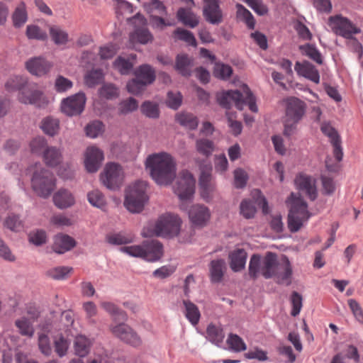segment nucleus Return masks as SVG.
Here are the masks:
<instances>
[{
    "instance_id": "obj_1",
    "label": "nucleus",
    "mask_w": 363,
    "mask_h": 363,
    "mask_svg": "<svg viewBox=\"0 0 363 363\" xmlns=\"http://www.w3.org/2000/svg\"><path fill=\"white\" fill-rule=\"evenodd\" d=\"M146 167L150 175L160 185H168L176 176V164L172 157L165 152L150 155L146 160Z\"/></svg>"
},
{
    "instance_id": "obj_2",
    "label": "nucleus",
    "mask_w": 363,
    "mask_h": 363,
    "mask_svg": "<svg viewBox=\"0 0 363 363\" xmlns=\"http://www.w3.org/2000/svg\"><path fill=\"white\" fill-rule=\"evenodd\" d=\"M5 87L9 91L19 90L18 99L23 104L40 106L45 103L43 94L38 89L37 84L28 82L22 76L10 77L6 82Z\"/></svg>"
},
{
    "instance_id": "obj_3",
    "label": "nucleus",
    "mask_w": 363,
    "mask_h": 363,
    "mask_svg": "<svg viewBox=\"0 0 363 363\" xmlns=\"http://www.w3.org/2000/svg\"><path fill=\"white\" fill-rule=\"evenodd\" d=\"M182 221L174 214L165 213L159 217L155 223H150L145 226L142 231L143 237L173 238L177 236L180 230Z\"/></svg>"
},
{
    "instance_id": "obj_4",
    "label": "nucleus",
    "mask_w": 363,
    "mask_h": 363,
    "mask_svg": "<svg viewBox=\"0 0 363 363\" xmlns=\"http://www.w3.org/2000/svg\"><path fill=\"white\" fill-rule=\"evenodd\" d=\"M286 203L289 208L288 228L290 232L296 233L308 222L312 214L308 209L307 203L299 194L291 193Z\"/></svg>"
},
{
    "instance_id": "obj_5",
    "label": "nucleus",
    "mask_w": 363,
    "mask_h": 363,
    "mask_svg": "<svg viewBox=\"0 0 363 363\" xmlns=\"http://www.w3.org/2000/svg\"><path fill=\"white\" fill-rule=\"evenodd\" d=\"M241 93L238 90H228L217 94L218 104L225 108H230L233 104L237 108L242 110L244 105L247 104L249 108L252 112L257 111V107L255 103V98L250 89L245 85Z\"/></svg>"
},
{
    "instance_id": "obj_6",
    "label": "nucleus",
    "mask_w": 363,
    "mask_h": 363,
    "mask_svg": "<svg viewBox=\"0 0 363 363\" xmlns=\"http://www.w3.org/2000/svg\"><path fill=\"white\" fill-rule=\"evenodd\" d=\"M277 257L275 253L268 252L264 257L253 255L249 263V276L256 279L260 274L265 279L274 277L277 268Z\"/></svg>"
},
{
    "instance_id": "obj_7",
    "label": "nucleus",
    "mask_w": 363,
    "mask_h": 363,
    "mask_svg": "<svg viewBox=\"0 0 363 363\" xmlns=\"http://www.w3.org/2000/svg\"><path fill=\"white\" fill-rule=\"evenodd\" d=\"M118 250L130 256L143 258L149 262L157 261L163 255L162 245L155 240H145L139 245L121 246Z\"/></svg>"
},
{
    "instance_id": "obj_8",
    "label": "nucleus",
    "mask_w": 363,
    "mask_h": 363,
    "mask_svg": "<svg viewBox=\"0 0 363 363\" xmlns=\"http://www.w3.org/2000/svg\"><path fill=\"white\" fill-rule=\"evenodd\" d=\"M306 104L296 97L286 101V113L284 120V134L290 136L296 130L297 124L301 121L306 112Z\"/></svg>"
},
{
    "instance_id": "obj_9",
    "label": "nucleus",
    "mask_w": 363,
    "mask_h": 363,
    "mask_svg": "<svg viewBox=\"0 0 363 363\" xmlns=\"http://www.w3.org/2000/svg\"><path fill=\"white\" fill-rule=\"evenodd\" d=\"M147 182L138 181L128 187L124 205L129 211L139 213L143 211L145 203L147 200Z\"/></svg>"
},
{
    "instance_id": "obj_10",
    "label": "nucleus",
    "mask_w": 363,
    "mask_h": 363,
    "mask_svg": "<svg viewBox=\"0 0 363 363\" xmlns=\"http://www.w3.org/2000/svg\"><path fill=\"white\" fill-rule=\"evenodd\" d=\"M31 184L33 190L38 196L47 198L55 188V178L50 171L41 169L40 172H34Z\"/></svg>"
},
{
    "instance_id": "obj_11",
    "label": "nucleus",
    "mask_w": 363,
    "mask_h": 363,
    "mask_svg": "<svg viewBox=\"0 0 363 363\" xmlns=\"http://www.w3.org/2000/svg\"><path fill=\"white\" fill-rule=\"evenodd\" d=\"M328 26L337 35L347 39L354 34L361 33V29L352 23L347 18L341 15H335L328 18Z\"/></svg>"
},
{
    "instance_id": "obj_12",
    "label": "nucleus",
    "mask_w": 363,
    "mask_h": 363,
    "mask_svg": "<svg viewBox=\"0 0 363 363\" xmlns=\"http://www.w3.org/2000/svg\"><path fill=\"white\" fill-rule=\"evenodd\" d=\"M195 179L186 170L179 172L174 186V192L182 201L190 199L195 191Z\"/></svg>"
},
{
    "instance_id": "obj_13",
    "label": "nucleus",
    "mask_w": 363,
    "mask_h": 363,
    "mask_svg": "<svg viewBox=\"0 0 363 363\" xmlns=\"http://www.w3.org/2000/svg\"><path fill=\"white\" fill-rule=\"evenodd\" d=\"M129 21L135 27V30L130 35L132 43L147 44L152 41L153 36L146 27L147 21L143 16L138 13Z\"/></svg>"
},
{
    "instance_id": "obj_14",
    "label": "nucleus",
    "mask_w": 363,
    "mask_h": 363,
    "mask_svg": "<svg viewBox=\"0 0 363 363\" xmlns=\"http://www.w3.org/2000/svg\"><path fill=\"white\" fill-rule=\"evenodd\" d=\"M86 103V96L79 92L62 100V111L69 116L79 115L84 110Z\"/></svg>"
},
{
    "instance_id": "obj_15",
    "label": "nucleus",
    "mask_w": 363,
    "mask_h": 363,
    "mask_svg": "<svg viewBox=\"0 0 363 363\" xmlns=\"http://www.w3.org/2000/svg\"><path fill=\"white\" fill-rule=\"evenodd\" d=\"M296 188L303 192L311 201L316 199L318 191L315 179L306 174H298L294 180Z\"/></svg>"
},
{
    "instance_id": "obj_16",
    "label": "nucleus",
    "mask_w": 363,
    "mask_h": 363,
    "mask_svg": "<svg viewBox=\"0 0 363 363\" xmlns=\"http://www.w3.org/2000/svg\"><path fill=\"white\" fill-rule=\"evenodd\" d=\"M203 15L206 21L213 25L222 23L223 15L219 0H203Z\"/></svg>"
},
{
    "instance_id": "obj_17",
    "label": "nucleus",
    "mask_w": 363,
    "mask_h": 363,
    "mask_svg": "<svg viewBox=\"0 0 363 363\" xmlns=\"http://www.w3.org/2000/svg\"><path fill=\"white\" fill-rule=\"evenodd\" d=\"M322 133L329 138L333 147V155L337 162L342 160L343 152L341 147V139L337 130L328 123H323L320 126Z\"/></svg>"
},
{
    "instance_id": "obj_18",
    "label": "nucleus",
    "mask_w": 363,
    "mask_h": 363,
    "mask_svg": "<svg viewBox=\"0 0 363 363\" xmlns=\"http://www.w3.org/2000/svg\"><path fill=\"white\" fill-rule=\"evenodd\" d=\"M115 336L133 347H137L142 345V340L137 333L126 324L115 326Z\"/></svg>"
},
{
    "instance_id": "obj_19",
    "label": "nucleus",
    "mask_w": 363,
    "mask_h": 363,
    "mask_svg": "<svg viewBox=\"0 0 363 363\" xmlns=\"http://www.w3.org/2000/svg\"><path fill=\"white\" fill-rule=\"evenodd\" d=\"M211 167L204 166L201 169V172L199 178V188L201 196L206 201H208L214 191V184L212 182L211 176Z\"/></svg>"
},
{
    "instance_id": "obj_20",
    "label": "nucleus",
    "mask_w": 363,
    "mask_h": 363,
    "mask_svg": "<svg viewBox=\"0 0 363 363\" xmlns=\"http://www.w3.org/2000/svg\"><path fill=\"white\" fill-rule=\"evenodd\" d=\"M104 160L103 152L96 147H87L85 153L84 164L89 172H96Z\"/></svg>"
},
{
    "instance_id": "obj_21",
    "label": "nucleus",
    "mask_w": 363,
    "mask_h": 363,
    "mask_svg": "<svg viewBox=\"0 0 363 363\" xmlns=\"http://www.w3.org/2000/svg\"><path fill=\"white\" fill-rule=\"evenodd\" d=\"M189 216L194 225L203 227L208 222L211 213L206 206L197 204L191 206L189 212Z\"/></svg>"
},
{
    "instance_id": "obj_22",
    "label": "nucleus",
    "mask_w": 363,
    "mask_h": 363,
    "mask_svg": "<svg viewBox=\"0 0 363 363\" xmlns=\"http://www.w3.org/2000/svg\"><path fill=\"white\" fill-rule=\"evenodd\" d=\"M38 318V313L35 312L31 317L23 316L15 320V326L18 333L22 335L31 338L35 334L33 323Z\"/></svg>"
},
{
    "instance_id": "obj_23",
    "label": "nucleus",
    "mask_w": 363,
    "mask_h": 363,
    "mask_svg": "<svg viewBox=\"0 0 363 363\" xmlns=\"http://www.w3.org/2000/svg\"><path fill=\"white\" fill-rule=\"evenodd\" d=\"M27 70L32 74L42 76L47 74L52 67L51 63L40 57H33L26 62Z\"/></svg>"
},
{
    "instance_id": "obj_24",
    "label": "nucleus",
    "mask_w": 363,
    "mask_h": 363,
    "mask_svg": "<svg viewBox=\"0 0 363 363\" xmlns=\"http://www.w3.org/2000/svg\"><path fill=\"white\" fill-rule=\"evenodd\" d=\"M294 69L297 74L302 76L315 84L320 82V74L318 69L311 63L304 61L303 62H297Z\"/></svg>"
},
{
    "instance_id": "obj_25",
    "label": "nucleus",
    "mask_w": 363,
    "mask_h": 363,
    "mask_svg": "<svg viewBox=\"0 0 363 363\" xmlns=\"http://www.w3.org/2000/svg\"><path fill=\"white\" fill-rule=\"evenodd\" d=\"M292 268L289 259L285 257L281 262L277 264L274 277L279 284L289 286L291 283Z\"/></svg>"
},
{
    "instance_id": "obj_26",
    "label": "nucleus",
    "mask_w": 363,
    "mask_h": 363,
    "mask_svg": "<svg viewBox=\"0 0 363 363\" xmlns=\"http://www.w3.org/2000/svg\"><path fill=\"white\" fill-rule=\"evenodd\" d=\"M76 245L75 240L65 234H58L54 238L53 250L58 254H63L72 250Z\"/></svg>"
},
{
    "instance_id": "obj_27",
    "label": "nucleus",
    "mask_w": 363,
    "mask_h": 363,
    "mask_svg": "<svg viewBox=\"0 0 363 363\" xmlns=\"http://www.w3.org/2000/svg\"><path fill=\"white\" fill-rule=\"evenodd\" d=\"M53 201L58 208L64 209L73 206L75 203V199L69 191L61 189L54 194Z\"/></svg>"
},
{
    "instance_id": "obj_28",
    "label": "nucleus",
    "mask_w": 363,
    "mask_h": 363,
    "mask_svg": "<svg viewBox=\"0 0 363 363\" xmlns=\"http://www.w3.org/2000/svg\"><path fill=\"white\" fill-rule=\"evenodd\" d=\"M247 252L243 249H235L229 254L230 267L233 272H240L245 267Z\"/></svg>"
},
{
    "instance_id": "obj_29",
    "label": "nucleus",
    "mask_w": 363,
    "mask_h": 363,
    "mask_svg": "<svg viewBox=\"0 0 363 363\" xmlns=\"http://www.w3.org/2000/svg\"><path fill=\"white\" fill-rule=\"evenodd\" d=\"M135 78L145 85L147 86L151 84L155 80V69L148 65H142L139 66L134 72Z\"/></svg>"
},
{
    "instance_id": "obj_30",
    "label": "nucleus",
    "mask_w": 363,
    "mask_h": 363,
    "mask_svg": "<svg viewBox=\"0 0 363 363\" xmlns=\"http://www.w3.org/2000/svg\"><path fill=\"white\" fill-rule=\"evenodd\" d=\"M43 159L46 165L56 167L62 162V152L56 147L48 146L43 151Z\"/></svg>"
},
{
    "instance_id": "obj_31",
    "label": "nucleus",
    "mask_w": 363,
    "mask_h": 363,
    "mask_svg": "<svg viewBox=\"0 0 363 363\" xmlns=\"http://www.w3.org/2000/svg\"><path fill=\"white\" fill-rule=\"evenodd\" d=\"M184 314L193 325H196L200 320L201 313L199 308L189 300H183Z\"/></svg>"
},
{
    "instance_id": "obj_32",
    "label": "nucleus",
    "mask_w": 363,
    "mask_h": 363,
    "mask_svg": "<svg viewBox=\"0 0 363 363\" xmlns=\"http://www.w3.org/2000/svg\"><path fill=\"white\" fill-rule=\"evenodd\" d=\"M177 16L179 21L191 28L197 26L199 23L198 16L190 9H179Z\"/></svg>"
},
{
    "instance_id": "obj_33",
    "label": "nucleus",
    "mask_w": 363,
    "mask_h": 363,
    "mask_svg": "<svg viewBox=\"0 0 363 363\" xmlns=\"http://www.w3.org/2000/svg\"><path fill=\"white\" fill-rule=\"evenodd\" d=\"M11 18L15 28H21L26 23L28 12L24 2H20L16 6L12 13Z\"/></svg>"
},
{
    "instance_id": "obj_34",
    "label": "nucleus",
    "mask_w": 363,
    "mask_h": 363,
    "mask_svg": "<svg viewBox=\"0 0 363 363\" xmlns=\"http://www.w3.org/2000/svg\"><path fill=\"white\" fill-rule=\"evenodd\" d=\"M225 269L224 259L212 260L210 264V277L212 282H220L223 277Z\"/></svg>"
},
{
    "instance_id": "obj_35",
    "label": "nucleus",
    "mask_w": 363,
    "mask_h": 363,
    "mask_svg": "<svg viewBox=\"0 0 363 363\" xmlns=\"http://www.w3.org/2000/svg\"><path fill=\"white\" fill-rule=\"evenodd\" d=\"M135 60V54L129 55L128 58L119 56L115 60V67L118 69L121 74H128L132 70Z\"/></svg>"
},
{
    "instance_id": "obj_36",
    "label": "nucleus",
    "mask_w": 363,
    "mask_h": 363,
    "mask_svg": "<svg viewBox=\"0 0 363 363\" xmlns=\"http://www.w3.org/2000/svg\"><path fill=\"white\" fill-rule=\"evenodd\" d=\"M176 121L183 127L189 130H194L197 128L199 121L192 113L182 112L176 115Z\"/></svg>"
},
{
    "instance_id": "obj_37",
    "label": "nucleus",
    "mask_w": 363,
    "mask_h": 363,
    "mask_svg": "<svg viewBox=\"0 0 363 363\" xmlns=\"http://www.w3.org/2000/svg\"><path fill=\"white\" fill-rule=\"evenodd\" d=\"M4 226L13 232H21L24 230V221L21 218L20 216L15 213H9L6 218Z\"/></svg>"
},
{
    "instance_id": "obj_38",
    "label": "nucleus",
    "mask_w": 363,
    "mask_h": 363,
    "mask_svg": "<svg viewBox=\"0 0 363 363\" xmlns=\"http://www.w3.org/2000/svg\"><path fill=\"white\" fill-rule=\"evenodd\" d=\"M207 338L212 343L219 346L223 342L225 335L220 326L210 324L206 330Z\"/></svg>"
},
{
    "instance_id": "obj_39",
    "label": "nucleus",
    "mask_w": 363,
    "mask_h": 363,
    "mask_svg": "<svg viewBox=\"0 0 363 363\" xmlns=\"http://www.w3.org/2000/svg\"><path fill=\"white\" fill-rule=\"evenodd\" d=\"M90 345L89 340L85 336H77L74 342L75 354L82 357H85L89 352Z\"/></svg>"
},
{
    "instance_id": "obj_40",
    "label": "nucleus",
    "mask_w": 363,
    "mask_h": 363,
    "mask_svg": "<svg viewBox=\"0 0 363 363\" xmlns=\"http://www.w3.org/2000/svg\"><path fill=\"white\" fill-rule=\"evenodd\" d=\"M40 128L45 134L53 136L59 131L60 123L58 119L48 116L42 121Z\"/></svg>"
},
{
    "instance_id": "obj_41",
    "label": "nucleus",
    "mask_w": 363,
    "mask_h": 363,
    "mask_svg": "<svg viewBox=\"0 0 363 363\" xmlns=\"http://www.w3.org/2000/svg\"><path fill=\"white\" fill-rule=\"evenodd\" d=\"M72 268L65 266H60L50 269L46 272V275L53 279H65L72 272Z\"/></svg>"
},
{
    "instance_id": "obj_42",
    "label": "nucleus",
    "mask_w": 363,
    "mask_h": 363,
    "mask_svg": "<svg viewBox=\"0 0 363 363\" xmlns=\"http://www.w3.org/2000/svg\"><path fill=\"white\" fill-rule=\"evenodd\" d=\"M237 8V18L242 21H244L249 28L253 29L255 27V19L252 13L245 9L242 5L238 4Z\"/></svg>"
},
{
    "instance_id": "obj_43",
    "label": "nucleus",
    "mask_w": 363,
    "mask_h": 363,
    "mask_svg": "<svg viewBox=\"0 0 363 363\" xmlns=\"http://www.w3.org/2000/svg\"><path fill=\"white\" fill-rule=\"evenodd\" d=\"M104 79V74L100 69H92L86 73L84 82L89 87H93L101 83Z\"/></svg>"
},
{
    "instance_id": "obj_44",
    "label": "nucleus",
    "mask_w": 363,
    "mask_h": 363,
    "mask_svg": "<svg viewBox=\"0 0 363 363\" xmlns=\"http://www.w3.org/2000/svg\"><path fill=\"white\" fill-rule=\"evenodd\" d=\"M100 179L102 184L109 189L113 187V162H108L103 172L101 174Z\"/></svg>"
},
{
    "instance_id": "obj_45",
    "label": "nucleus",
    "mask_w": 363,
    "mask_h": 363,
    "mask_svg": "<svg viewBox=\"0 0 363 363\" xmlns=\"http://www.w3.org/2000/svg\"><path fill=\"white\" fill-rule=\"evenodd\" d=\"M89 202L95 207L105 211L106 202L104 196L99 191L94 190L89 192L87 195Z\"/></svg>"
},
{
    "instance_id": "obj_46",
    "label": "nucleus",
    "mask_w": 363,
    "mask_h": 363,
    "mask_svg": "<svg viewBox=\"0 0 363 363\" xmlns=\"http://www.w3.org/2000/svg\"><path fill=\"white\" fill-rule=\"evenodd\" d=\"M50 35L52 40L57 45H63L68 41V34L58 26H51L50 28Z\"/></svg>"
},
{
    "instance_id": "obj_47",
    "label": "nucleus",
    "mask_w": 363,
    "mask_h": 363,
    "mask_svg": "<svg viewBox=\"0 0 363 363\" xmlns=\"http://www.w3.org/2000/svg\"><path fill=\"white\" fill-rule=\"evenodd\" d=\"M143 114L151 118H157L160 116V109L158 105L150 101L143 103L140 107Z\"/></svg>"
},
{
    "instance_id": "obj_48",
    "label": "nucleus",
    "mask_w": 363,
    "mask_h": 363,
    "mask_svg": "<svg viewBox=\"0 0 363 363\" xmlns=\"http://www.w3.org/2000/svg\"><path fill=\"white\" fill-rule=\"evenodd\" d=\"M190 62V59L186 55H179L177 57L176 69L183 76H189Z\"/></svg>"
},
{
    "instance_id": "obj_49",
    "label": "nucleus",
    "mask_w": 363,
    "mask_h": 363,
    "mask_svg": "<svg viewBox=\"0 0 363 363\" xmlns=\"http://www.w3.org/2000/svg\"><path fill=\"white\" fill-rule=\"evenodd\" d=\"M230 348L235 352L245 351L247 348L243 340L238 335L230 333L227 339Z\"/></svg>"
},
{
    "instance_id": "obj_50",
    "label": "nucleus",
    "mask_w": 363,
    "mask_h": 363,
    "mask_svg": "<svg viewBox=\"0 0 363 363\" xmlns=\"http://www.w3.org/2000/svg\"><path fill=\"white\" fill-rule=\"evenodd\" d=\"M174 36L175 38L184 41L191 46H196V38L191 31L183 28H177L174 32Z\"/></svg>"
},
{
    "instance_id": "obj_51",
    "label": "nucleus",
    "mask_w": 363,
    "mask_h": 363,
    "mask_svg": "<svg viewBox=\"0 0 363 363\" xmlns=\"http://www.w3.org/2000/svg\"><path fill=\"white\" fill-rule=\"evenodd\" d=\"M147 11L150 13H156L160 16H167V11L165 6L160 0H150L149 3L145 4Z\"/></svg>"
},
{
    "instance_id": "obj_52",
    "label": "nucleus",
    "mask_w": 363,
    "mask_h": 363,
    "mask_svg": "<svg viewBox=\"0 0 363 363\" xmlns=\"http://www.w3.org/2000/svg\"><path fill=\"white\" fill-rule=\"evenodd\" d=\"M226 117L228 120V124L230 128V131L233 135L237 136L242 132V123L236 120V113L230 111H226Z\"/></svg>"
},
{
    "instance_id": "obj_53",
    "label": "nucleus",
    "mask_w": 363,
    "mask_h": 363,
    "mask_svg": "<svg viewBox=\"0 0 363 363\" xmlns=\"http://www.w3.org/2000/svg\"><path fill=\"white\" fill-rule=\"evenodd\" d=\"M300 50L305 55L308 56L318 64H322L323 60L321 55L314 45L310 44L302 45L300 46Z\"/></svg>"
},
{
    "instance_id": "obj_54",
    "label": "nucleus",
    "mask_w": 363,
    "mask_h": 363,
    "mask_svg": "<svg viewBox=\"0 0 363 363\" xmlns=\"http://www.w3.org/2000/svg\"><path fill=\"white\" fill-rule=\"evenodd\" d=\"M138 108V101L133 97H129L119 104L118 110L121 113L128 114L137 110Z\"/></svg>"
},
{
    "instance_id": "obj_55",
    "label": "nucleus",
    "mask_w": 363,
    "mask_h": 363,
    "mask_svg": "<svg viewBox=\"0 0 363 363\" xmlns=\"http://www.w3.org/2000/svg\"><path fill=\"white\" fill-rule=\"evenodd\" d=\"M290 302L292 306L291 315L296 317L300 313L303 306L302 296L296 291L292 292L290 297Z\"/></svg>"
},
{
    "instance_id": "obj_56",
    "label": "nucleus",
    "mask_w": 363,
    "mask_h": 363,
    "mask_svg": "<svg viewBox=\"0 0 363 363\" xmlns=\"http://www.w3.org/2000/svg\"><path fill=\"white\" fill-rule=\"evenodd\" d=\"M240 214L247 219L253 218L256 213L255 203L250 200H243L240 203Z\"/></svg>"
},
{
    "instance_id": "obj_57",
    "label": "nucleus",
    "mask_w": 363,
    "mask_h": 363,
    "mask_svg": "<svg viewBox=\"0 0 363 363\" xmlns=\"http://www.w3.org/2000/svg\"><path fill=\"white\" fill-rule=\"evenodd\" d=\"M28 240L35 245H41L47 241L46 233L43 230H33L28 234Z\"/></svg>"
},
{
    "instance_id": "obj_58",
    "label": "nucleus",
    "mask_w": 363,
    "mask_h": 363,
    "mask_svg": "<svg viewBox=\"0 0 363 363\" xmlns=\"http://www.w3.org/2000/svg\"><path fill=\"white\" fill-rule=\"evenodd\" d=\"M196 150L199 153L208 156L213 151V143L207 139L198 140L196 141Z\"/></svg>"
},
{
    "instance_id": "obj_59",
    "label": "nucleus",
    "mask_w": 363,
    "mask_h": 363,
    "mask_svg": "<svg viewBox=\"0 0 363 363\" xmlns=\"http://www.w3.org/2000/svg\"><path fill=\"white\" fill-rule=\"evenodd\" d=\"M26 35L29 39L45 40L47 34L43 31L38 26L29 25L26 28Z\"/></svg>"
},
{
    "instance_id": "obj_60",
    "label": "nucleus",
    "mask_w": 363,
    "mask_h": 363,
    "mask_svg": "<svg viewBox=\"0 0 363 363\" xmlns=\"http://www.w3.org/2000/svg\"><path fill=\"white\" fill-rule=\"evenodd\" d=\"M32 152L43 155V151L48 147L46 140L43 137L34 138L30 143Z\"/></svg>"
},
{
    "instance_id": "obj_61",
    "label": "nucleus",
    "mask_w": 363,
    "mask_h": 363,
    "mask_svg": "<svg viewBox=\"0 0 363 363\" xmlns=\"http://www.w3.org/2000/svg\"><path fill=\"white\" fill-rule=\"evenodd\" d=\"M104 130V125L101 122L96 121L89 124L86 127V135L94 138L98 137Z\"/></svg>"
},
{
    "instance_id": "obj_62",
    "label": "nucleus",
    "mask_w": 363,
    "mask_h": 363,
    "mask_svg": "<svg viewBox=\"0 0 363 363\" xmlns=\"http://www.w3.org/2000/svg\"><path fill=\"white\" fill-rule=\"evenodd\" d=\"M126 86L129 93L134 95H138L145 91L147 86L145 85V83H143L136 78H134L128 82Z\"/></svg>"
},
{
    "instance_id": "obj_63",
    "label": "nucleus",
    "mask_w": 363,
    "mask_h": 363,
    "mask_svg": "<svg viewBox=\"0 0 363 363\" xmlns=\"http://www.w3.org/2000/svg\"><path fill=\"white\" fill-rule=\"evenodd\" d=\"M182 96L179 92L169 91L166 104L172 109H177L182 104Z\"/></svg>"
},
{
    "instance_id": "obj_64",
    "label": "nucleus",
    "mask_w": 363,
    "mask_h": 363,
    "mask_svg": "<svg viewBox=\"0 0 363 363\" xmlns=\"http://www.w3.org/2000/svg\"><path fill=\"white\" fill-rule=\"evenodd\" d=\"M347 303L355 319L363 324V310L359 303L353 298L349 299Z\"/></svg>"
}]
</instances>
